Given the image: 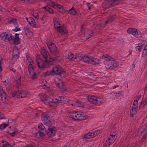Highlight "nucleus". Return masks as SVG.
<instances>
[{
  "label": "nucleus",
  "mask_w": 147,
  "mask_h": 147,
  "mask_svg": "<svg viewBox=\"0 0 147 147\" xmlns=\"http://www.w3.org/2000/svg\"><path fill=\"white\" fill-rule=\"evenodd\" d=\"M138 45V46L136 47V50L140 52L142 49L143 45L142 43H139Z\"/></svg>",
  "instance_id": "33"
},
{
  "label": "nucleus",
  "mask_w": 147,
  "mask_h": 147,
  "mask_svg": "<svg viewBox=\"0 0 147 147\" xmlns=\"http://www.w3.org/2000/svg\"><path fill=\"white\" fill-rule=\"evenodd\" d=\"M52 70L51 71H48L45 72V76H52L54 75V74Z\"/></svg>",
  "instance_id": "38"
},
{
  "label": "nucleus",
  "mask_w": 147,
  "mask_h": 147,
  "mask_svg": "<svg viewBox=\"0 0 147 147\" xmlns=\"http://www.w3.org/2000/svg\"><path fill=\"white\" fill-rule=\"evenodd\" d=\"M39 96H40V98L42 101H43L44 103L45 102V100L47 98V97L48 96L46 95L42 94L41 95L39 94Z\"/></svg>",
  "instance_id": "32"
},
{
  "label": "nucleus",
  "mask_w": 147,
  "mask_h": 147,
  "mask_svg": "<svg viewBox=\"0 0 147 147\" xmlns=\"http://www.w3.org/2000/svg\"><path fill=\"white\" fill-rule=\"evenodd\" d=\"M2 40L5 41H9L13 39V36L9 32H3L0 35Z\"/></svg>",
  "instance_id": "10"
},
{
  "label": "nucleus",
  "mask_w": 147,
  "mask_h": 147,
  "mask_svg": "<svg viewBox=\"0 0 147 147\" xmlns=\"http://www.w3.org/2000/svg\"><path fill=\"white\" fill-rule=\"evenodd\" d=\"M41 53L44 58L45 59H49L51 57L49 53L44 48H41Z\"/></svg>",
  "instance_id": "15"
},
{
  "label": "nucleus",
  "mask_w": 147,
  "mask_h": 147,
  "mask_svg": "<svg viewBox=\"0 0 147 147\" xmlns=\"http://www.w3.org/2000/svg\"><path fill=\"white\" fill-rule=\"evenodd\" d=\"M74 112L67 113H66V115L67 117H69L74 119Z\"/></svg>",
  "instance_id": "43"
},
{
  "label": "nucleus",
  "mask_w": 147,
  "mask_h": 147,
  "mask_svg": "<svg viewBox=\"0 0 147 147\" xmlns=\"http://www.w3.org/2000/svg\"><path fill=\"white\" fill-rule=\"evenodd\" d=\"M107 65V66L108 69H113L118 66L119 63L117 61L112 59L108 62V63Z\"/></svg>",
  "instance_id": "12"
},
{
  "label": "nucleus",
  "mask_w": 147,
  "mask_h": 147,
  "mask_svg": "<svg viewBox=\"0 0 147 147\" xmlns=\"http://www.w3.org/2000/svg\"><path fill=\"white\" fill-rule=\"evenodd\" d=\"M101 58L105 60L108 61H109L113 59L111 57L107 55H103Z\"/></svg>",
  "instance_id": "24"
},
{
  "label": "nucleus",
  "mask_w": 147,
  "mask_h": 147,
  "mask_svg": "<svg viewBox=\"0 0 147 147\" xmlns=\"http://www.w3.org/2000/svg\"><path fill=\"white\" fill-rule=\"evenodd\" d=\"M29 74L31 78L33 80H34L37 78V74L35 72V70L33 71H30L29 72Z\"/></svg>",
  "instance_id": "19"
},
{
  "label": "nucleus",
  "mask_w": 147,
  "mask_h": 147,
  "mask_svg": "<svg viewBox=\"0 0 147 147\" xmlns=\"http://www.w3.org/2000/svg\"><path fill=\"white\" fill-rule=\"evenodd\" d=\"M48 2L49 3V4L52 7H53V5H55V2L51 0H48Z\"/></svg>",
  "instance_id": "53"
},
{
  "label": "nucleus",
  "mask_w": 147,
  "mask_h": 147,
  "mask_svg": "<svg viewBox=\"0 0 147 147\" xmlns=\"http://www.w3.org/2000/svg\"><path fill=\"white\" fill-rule=\"evenodd\" d=\"M112 144V142L109 140L106 141L103 146V147H109L110 145Z\"/></svg>",
  "instance_id": "39"
},
{
  "label": "nucleus",
  "mask_w": 147,
  "mask_h": 147,
  "mask_svg": "<svg viewBox=\"0 0 147 147\" xmlns=\"http://www.w3.org/2000/svg\"><path fill=\"white\" fill-rule=\"evenodd\" d=\"M128 33L131 34L138 38H140L142 37V34L140 31L137 30L134 28H130L127 30Z\"/></svg>",
  "instance_id": "9"
},
{
  "label": "nucleus",
  "mask_w": 147,
  "mask_h": 147,
  "mask_svg": "<svg viewBox=\"0 0 147 147\" xmlns=\"http://www.w3.org/2000/svg\"><path fill=\"white\" fill-rule=\"evenodd\" d=\"M94 138L92 133L89 132L87 134L84 135L83 137V139L86 138L89 139L90 138Z\"/></svg>",
  "instance_id": "23"
},
{
  "label": "nucleus",
  "mask_w": 147,
  "mask_h": 147,
  "mask_svg": "<svg viewBox=\"0 0 147 147\" xmlns=\"http://www.w3.org/2000/svg\"><path fill=\"white\" fill-rule=\"evenodd\" d=\"M34 66H33L32 64L30 63V64L28 66V70L29 72L30 71H33L34 70Z\"/></svg>",
  "instance_id": "42"
},
{
  "label": "nucleus",
  "mask_w": 147,
  "mask_h": 147,
  "mask_svg": "<svg viewBox=\"0 0 147 147\" xmlns=\"http://www.w3.org/2000/svg\"><path fill=\"white\" fill-rule=\"evenodd\" d=\"M124 0H105L102 3L103 8L106 9L118 5L119 2Z\"/></svg>",
  "instance_id": "3"
},
{
  "label": "nucleus",
  "mask_w": 147,
  "mask_h": 147,
  "mask_svg": "<svg viewBox=\"0 0 147 147\" xmlns=\"http://www.w3.org/2000/svg\"><path fill=\"white\" fill-rule=\"evenodd\" d=\"M47 45L49 49L51 54L53 56L59 54V52L55 44L52 42H49L47 43Z\"/></svg>",
  "instance_id": "7"
},
{
  "label": "nucleus",
  "mask_w": 147,
  "mask_h": 147,
  "mask_svg": "<svg viewBox=\"0 0 147 147\" xmlns=\"http://www.w3.org/2000/svg\"><path fill=\"white\" fill-rule=\"evenodd\" d=\"M50 13H53V9L52 8H51V7H50V9H49V11Z\"/></svg>",
  "instance_id": "63"
},
{
  "label": "nucleus",
  "mask_w": 147,
  "mask_h": 147,
  "mask_svg": "<svg viewBox=\"0 0 147 147\" xmlns=\"http://www.w3.org/2000/svg\"><path fill=\"white\" fill-rule=\"evenodd\" d=\"M115 94L116 97L117 98H119L121 96H122L123 95V91H121L119 92L116 93L115 92L114 93H111V94Z\"/></svg>",
  "instance_id": "26"
},
{
  "label": "nucleus",
  "mask_w": 147,
  "mask_h": 147,
  "mask_svg": "<svg viewBox=\"0 0 147 147\" xmlns=\"http://www.w3.org/2000/svg\"><path fill=\"white\" fill-rule=\"evenodd\" d=\"M115 140V136H110L108 138V140H111L112 142V143L113 142L114 140Z\"/></svg>",
  "instance_id": "48"
},
{
  "label": "nucleus",
  "mask_w": 147,
  "mask_h": 147,
  "mask_svg": "<svg viewBox=\"0 0 147 147\" xmlns=\"http://www.w3.org/2000/svg\"><path fill=\"white\" fill-rule=\"evenodd\" d=\"M57 29L58 31L61 34H63L64 33V30H63L62 28H61V26H59L57 27Z\"/></svg>",
  "instance_id": "45"
},
{
  "label": "nucleus",
  "mask_w": 147,
  "mask_h": 147,
  "mask_svg": "<svg viewBox=\"0 0 147 147\" xmlns=\"http://www.w3.org/2000/svg\"><path fill=\"white\" fill-rule=\"evenodd\" d=\"M41 119L44 124L48 127H51L52 125V119L51 115L46 113H42L41 115Z\"/></svg>",
  "instance_id": "4"
},
{
  "label": "nucleus",
  "mask_w": 147,
  "mask_h": 147,
  "mask_svg": "<svg viewBox=\"0 0 147 147\" xmlns=\"http://www.w3.org/2000/svg\"><path fill=\"white\" fill-rule=\"evenodd\" d=\"M17 20L16 19H11L10 20V22H11L12 23H13V24L17 22Z\"/></svg>",
  "instance_id": "60"
},
{
  "label": "nucleus",
  "mask_w": 147,
  "mask_h": 147,
  "mask_svg": "<svg viewBox=\"0 0 147 147\" xmlns=\"http://www.w3.org/2000/svg\"><path fill=\"white\" fill-rule=\"evenodd\" d=\"M59 54L53 56L52 55V57H51L49 59H45L44 62L43 60L40 57H37L36 62L37 64V65L39 68H43L45 66V63L47 64H49L50 62H52L54 61H59L61 59L59 56Z\"/></svg>",
  "instance_id": "2"
},
{
  "label": "nucleus",
  "mask_w": 147,
  "mask_h": 147,
  "mask_svg": "<svg viewBox=\"0 0 147 147\" xmlns=\"http://www.w3.org/2000/svg\"><path fill=\"white\" fill-rule=\"evenodd\" d=\"M87 99L89 102L96 106L100 105L103 101L101 98L96 97L94 95H88Z\"/></svg>",
  "instance_id": "5"
},
{
  "label": "nucleus",
  "mask_w": 147,
  "mask_h": 147,
  "mask_svg": "<svg viewBox=\"0 0 147 147\" xmlns=\"http://www.w3.org/2000/svg\"><path fill=\"white\" fill-rule=\"evenodd\" d=\"M16 82L17 85H20L21 83V76L20 74H18L16 76Z\"/></svg>",
  "instance_id": "25"
},
{
  "label": "nucleus",
  "mask_w": 147,
  "mask_h": 147,
  "mask_svg": "<svg viewBox=\"0 0 147 147\" xmlns=\"http://www.w3.org/2000/svg\"><path fill=\"white\" fill-rule=\"evenodd\" d=\"M0 96L1 98V100L4 103L8 101V99L7 98L6 93L3 91V88L0 86Z\"/></svg>",
  "instance_id": "13"
},
{
  "label": "nucleus",
  "mask_w": 147,
  "mask_h": 147,
  "mask_svg": "<svg viewBox=\"0 0 147 147\" xmlns=\"http://www.w3.org/2000/svg\"><path fill=\"white\" fill-rule=\"evenodd\" d=\"M68 13L72 15H75L77 13V11L75 10L74 8L73 7L69 10Z\"/></svg>",
  "instance_id": "28"
},
{
  "label": "nucleus",
  "mask_w": 147,
  "mask_h": 147,
  "mask_svg": "<svg viewBox=\"0 0 147 147\" xmlns=\"http://www.w3.org/2000/svg\"><path fill=\"white\" fill-rule=\"evenodd\" d=\"M38 133L39 138H41L42 137H44L45 136V135L43 132H42L41 131L39 130Z\"/></svg>",
  "instance_id": "46"
},
{
  "label": "nucleus",
  "mask_w": 147,
  "mask_h": 147,
  "mask_svg": "<svg viewBox=\"0 0 147 147\" xmlns=\"http://www.w3.org/2000/svg\"><path fill=\"white\" fill-rule=\"evenodd\" d=\"M147 55V49L146 47L143 49V52L142 53V57H145Z\"/></svg>",
  "instance_id": "41"
},
{
  "label": "nucleus",
  "mask_w": 147,
  "mask_h": 147,
  "mask_svg": "<svg viewBox=\"0 0 147 147\" xmlns=\"http://www.w3.org/2000/svg\"><path fill=\"white\" fill-rule=\"evenodd\" d=\"M142 139L143 140H145L147 139V133L146 132H145L144 135L142 137Z\"/></svg>",
  "instance_id": "57"
},
{
  "label": "nucleus",
  "mask_w": 147,
  "mask_h": 147,
  "mask_svg": "<svg viewBox=\"0 0 147 147\" xmlns=\"http://www.w3.org/2000/svg\"><path fill=\"white\" fill-rule=\"evenodd\" d=\"M11 40L13 41V42L14 45H18L20 43V39L19 37V34H15V37L13 36V39Z\"/></svg>",
  "instance_id": "16"
},
{
  "label": "nucleus",
  "mask_w": 147,
  "mask_h": 147,
  "mask_svg": "<svg viewBox=\"0 0 147 147\" xmlns=\"http://www.w3.org/2000/svg\"><path fill=\"white\" fill-rule=\"evenodd\" d=\"M65 59H69V60H74L75 61H79L80 60L83 61L86 63L95 65L100 63V60L90 56H84L82 57L75 56L69 50H66L65 51Z\"/></svg>",
  "instance_id": "1"
},
{
  "label": "nucleus",
  "mask_w": 147,
  "mask_h": 147,
  "mask_svg": "<svg viewBox=\"0 0 147 147\" xmlns=\"http://www.w3.org/2000/svg\"><path fill=\"white\" fill-rule=\"evenodd\" d=\"M4 83L6 87L8 88L9 85V82L8 81V80L4 81Z\"/></svg>",
  "instance_id": "56"
},
{
  "label": "nucleus",
  "mask_w": 147,
  "mask_h": 147,
  "mask_svg": "<svg viewBox=\"0 0 147 147\" xmlns=\"http://www.w3.org/2000/svg\"><path fill=\"white\" fill-rule=\"evenodd\" d=\"M64 99V97L61 96H60L59 98L58 99V102L59 103H62L61 101L63 100V99Z\"/></svg>",
  "instance_id": "54"
},
{
  "label": "nucleus",
  "mask_w": 147,
  "mask_h": 147,
  "mask_svg": "<svg viewBox=\"0 0 147 147\" xmlns=\"http://www.w3.org/2000/svg\"><path fill=\"white\" fill-rule=\"evenodd\" d=\"M55 83L56 84L60 89L62 91H63L64 90V85L63 82L60 79H59L58 82H55Z\"/></svg>",
  "instance_id": "17"
},
{
  "label": "nucleus",
  "mask_w": 147,
  "mask_h": 147,
  "mask_svg": "<svg viewBox=\"0 0 147 147\" xmlns=\"http://www.w3.org/2000/svg\"><path fill=\"white\" fill-rule=\"evenodd\" d=\"M18 131L16 130H15L14 131L10 133V134L11 135L13 136L14 137L15 136V135L17 134Z\"/></svg>",
  "instance_id": "55"
},
{
  "label": "nucleus",
  "mask_w": 147,
  "mask_h": 147,
  "mask_svg": "<svg viewBox=\"0 0 147 147\" xmlns=\"http://www.w3.org/2000/svg\"><path fill=\"white\" fill-rule=\"evenodd\" d=\"M137 112L136 109H132L130 110V117H133L134 115Z\"/></svg>",
  "instance_id": "37"
},
{
  "label": "nucleus",
  "mask_w": 147,
  "mask_h": 147,
  "mask_svg": "<svg viewBox=\"0 0 147 147\" xmlns=\"http://www.w3.org/2000/svg\"><path fill=\"white\" fill-rule=\"evenodd\" d=\"M71 104L72 106L76 105L78 107H82L84 105L83 102L77 100H76L75 101H73Z\"/></svg>",
  "instance_id": "18"
},
{
  "label": "nucleus",
  "mask_w": 147,
  "mask_h": 147,
  "mask_svg": "<svg viewBox=\"0 0 147 147\" xmlns=\"http://www.w3.org/2000/svg\"><path fill=\"white\" fill-rule=\"evenodd\" d=\"M12 30L15 32H17L18 31H20V28H19L18 26V27H16V28L15 29H12Z\"/></svg>",
  "instance_id": "58"
},
{
  "label": "nucleus",
  "mask_w": 147,
  "mask_h": 147,
  "mask_svg": "<svg viewBox=\"0 0 147 147\" xmlns=\"http://www.w3.org/2000/svg\"><path fill=\"white\" fill-rule=\"evenodd\" d=\"M53 7L57 10L59 9V11L61 12H62V9H63V7L59 5H57V4H55V5H53Z\"/></svg>",
  "instance_id": "27"
},
{
  "label": "nucleus",
  "mask_w": 147,
  "mask_h": 147,
  "mask_svg": "<svg viewBox=\"0 0 147 147\" xmlns=\"http://www.w3.org/2000/svg\"><path fill=\"white\" fill-rule=\"evenodd\" d=\"M52 103H56L57 102H58V99L57 98H55L53 99H52Z\"/></svg>",
  "instance_id": "61"
},
{
  "label": "nucleus",
  "mask_w": 147,
  "mask_h": 147,
  "mask_svg": "<svg viewBox=\"0 0 147 147\" xmlns=\"http://www.w3.org/2000/svg\"><path fill=\"white\" fill-rule=\"evenodd\" d=\"M70 101V99L68 97H65V104L68 103Z\"/></svg>",
  "instance_id": "51"
},
{
  "label": "nucleus",
  "mask_w": 147,
  "mask_h": 147,
  "mask_svg": "<svg viewBox=\"0 0 147 147\" xmlns=\"http://www.w3.org/2000/svg\"><path fill=\"white\" fill-rule=\"evenodd\" d=\"M74 119L76 120H82L86 119L88 118L87 115L82 112H74Z\"/></svg>",
  "instance_id": "6"
},
{
  "label": "nucleus",
  "mask_w": 147,
  "mask_h": 147,
  "mask_svg": "<svg viewBox=\"0 0 147 147\" xmlns=\"http://www.w3.org/2000/svg\"><path fill=\"white\" fill-rule=\"evenodd\" d=\"M116 18V16L115 15H112L110 16L107 18V21L105 22L106 24L112 22Z\"/></svg>",
  "instance_id": "21"
},
{
  "label": "nucleus",
  "mask_w": 147,
  "mask_h": 147,
  "mask_svg": "<svg viewBox=\"0 0 147 147\" xmlns=\"http://www.w3.org/2000/svg\"><path fill=\"white\" fill-rule=\"evenodd\" d=\"M138 100H135L133 103V109H136L138 108Z\"/></svg>",
  "instance_id": "36"
},
{
  "label": "nucleus",
  "mask_w": 147,
  "mask_h": 147,
  "mask_svg": "<svg viewBox=\"0 0 147 147\" xmlns=\"http://www.w3.org/2000/svg\"><path fill=\"white\" fill-rule=\"evenodd\" d=\"M5 143H6V147H12L11 145L8 142L5 141Z\"/></svg>",
  "instance_id": "64"
},
{
  "label": "nucleus",
  "mask_w": 147,
  "mask_h": 147,
  "mask_svg": "<svg viewBox=\"0 0 147 147\" xmlns=\"http://www.w3.org/2000/svg\"><path fill=\"white\" fill-rule=\"evenodd\" d=\"M42 86L43 88L44 89H49L50 88L49 87L48 85L43 84V85H42Z\"/></svg>",
  "instance_id": "52"
},
{
  "label": "nucleus",
  "mask_w": 147,
  "mask_h": 147,
  "mask_svg": "<svg viewBox=\"0 0 147 147\" xmlns=\"http://www.w3.org/2000/svg\"><path fill=\"white\" fill-rule=\"evenodd\" d=\"M8 124H2L0 125V130H2L8 125Z\"/></svg>",
  "instance_id": "47"
},
{
  "label": "nucleus",
  "mask_w": 147,
  "mask_h": 147,
  "mask_svg": "<svg viewBox=\"0 0 147 147\" xmlns=\"http://www.w3.org/2000/svg\"><path fill=\"white\" fill-rule=\"evenodd\" d=\"M65 38L68 36V34H67V31L66 30V28L65 27Z\"/></svg>",
  "instance_id": "62"
},
{
  "label": "nucleus",
  "mask_w": 147,
  "mask_h": 147,
  "mask_svg": "<svg viewBox=\"0 0 147 147\" xmlns=\"http://www.w3.org/2000/svg\"><path fill=\"white\" fill-rule=\"evenodd\" d=\"M48 127L47 129L46 130V134L50 138H52L55 136L57 131V129L54 127Z\"/></svg>",
  "instance_id": "11"
},
{
  "label": "nucleus",
  "mask_w": 147,
  "mask_h": 147,
  "mask_svg": "<svg viewBox=\"0 0 147 147\" xmlns=\"http://www.w3.org/2000/svg\"><path fill=\"white\" fill-rule=\"evenodd\" d=\"M60 23L58 21L56 22L55 23V24H54L55 26V29L57 28V26L58 25H60Z\"/></svg>",
  "instance_id": "59"
},
{
  "label": "nucleus",
  "mask_w": 147,
  "mask_h": 147,
  "mask_svg": "<svg viewBox=\"0 0 147 147\" xmlns=\"http://www.w3.org/2000/svg\"><path fill=\"white\" fill-rule=\"evenodd\" d=\"M26 57L29 63H33L32 58L28 54V53L26 55Z\"/></svg>",
  "instance_id": "35"
},
{
  "label": "nucleus",
  "mask_w": 147,
  "mask_h": 147,
  "mask_svg": "<svg viewBox=\"0 0 147 147\" xmlns=\"http://www.w3.org/2000/svg\"><path fill=\"white\" fill-rule=\"evenodd\" d=\"M52 98H49L48 96L47 97L46 99L45 100L44 103L47 105H49L51 103H52Z\"/></svg>",
  "instance_id": "34"
},
{
  "label": "nucleus",
  "mask_w": 147,
  "mask_h": 147,
  "mask_svg": "<svg viewBox=\"0 0 147 147\" xmlns=\"http://www.w3.org/2000/svg\"><path fill=\"white\" fill-rule=\"evenodd\" d=\"M19 52L18 49L13 50V58L15 59L16 60L19 57Z\"/></svg>",
  "instance_id": "20"
},
{
  "label": "nucleus",
  "mask_w": 147,
  "mask_h": 147,
  "mask_svg": "<svg viewBox=\"0 0 147 147\" xmlns=\"http://www.w3.org/2000/svg\"><path fill=\"white\" fill-rule=\"evenodd\" d=\"M31 14L35 18L38 19L39 16L37 12L33 11L31 12Z\"/></svg>",
  "instance_id": "44"
},
{
  "label": "nucleus",
  "mask_w": 147,
  "mask_h": 147,
  "mask_svg": "<svg viewBox=\"0 0 147 147\" xmlns=\"http://www.w3.org/2000/svg\"><path fill=\"white\" fill-rule=\"evenodd\" d=\"M38 127L39 129L42 131H45L47 130V129L45 127L42 123H39L38 125Z\"/></svg>",
  "instance_id": "30"
},
{
  "label": "nucleus",
  "mask_w": 147,
  "mask_h": 147,
  "mask_svg": "<svg viewBox=\"0 0 147 147\" xmlns=\"http://www.w3.org/2000/svg\"><path fill=\"white\" fill-rule=\"evenodd\" d=\"M147 104V99L146 98L144 99L143 101H142L141 102L140 105V107H143L144 106Z\"/></svg>",
  "instance_id": "40"
},
{
  "label": "nucleus",
  "mask_w": 147,
  "mask_h": 147,
  "mask_svg": "<svg viewBox=\"0 0 147 147\" xmlns=\"http://www.w3.org/2000/svg\"><path fill=\"white\" fill-rule=\"evenodd\" d=\"M24 28L26 34V35L28 34H32V32L30 31V29L26 26H24Z\"/></svg>",
  "instance_id": "31"
},
{
  "label": "nucleus",
  "mask_w": 147,
  "mask_h": 147,
  "mask_svg": "<svg viewBox=\"0 0 147 147\" xmlns=\"http://www.w3.org/2000/svg\"><path fill=\"white\" fill-rule=\"evenodd\" d=\"M116 134V131H115V127L114 126H113L112 129H111L110 132V136H115Z\"/></svg>",
  "instance_id": "29"
},
{
  "label": "nucleus",
  "mask_w": 147,
  "mask_h": 147,
  "mask_svg": "<svg viewBox=\"0 0 147 147\" xmlns=\"http://www.w3.org/2000/svg\"><path fill=\"white\" fill-rule=\"evenodd\" d=\"M88 33L90 36H93L94 35V32L91 30H89L87 32Z\"/></svg>",
  "instance_id": "50"
},
{
  "label": "nucleus",
  "mask_w": 147,
  "mask_h": 147,
  "mask_svg": "<svg viewBox=\"0 0 147 147\" xmlns=\"http://www.w3.org/2000/svg\"><path fill=\"white\" fill-rule=\"evenodd\" d=\"M100 130H96L95 131L92 132L94 137H95L97 135H98L100 133Z\"/></svg>",
  "instance_id": "49"
},
{
  "label": "nucleus",
  "mask_w": 147,
  "mask_h": 147,
  "mask_svg": "<svg viewBox=\"0 0 147 147\" xmlns=\"http://www.w3.org/2000/svg\"><path fill=\"white\" fill-rule=\"evenodd\" d=\"M52 70L53 72L54 75H59L61 74L63 72L62 70V68L59 66H56L52 68Z\"/></svg>",
  "instance_id": "14"
},
{
  "label": "nucleus",
  "mask_w": 147,
  "mask_h": 147,
  "mask_svg": "<svg viewBox=\"0 0 147 147\" xmlns=\"http://www.w3.org/2000/svg\"><path fill=\"white\" fill-rule=\"evenodd\" d=\"M29 24L34 27L36 28V24L35 23L34 20L32 18H29V21L28 22Z\"/></svg>",
  "instance_id": "22"
},
{
  "label": "nucleus",
  "mask_w": 147,
  "mask_h": 147,
  "mask_svg": "<svg viewBox=\"0 0 147 147\" xmlns=\"http://www.w3.org/2000/svg\"><path fill=\"white\" fill-rule=\"evenodd\" d=\"M27 92L25 91L18 90L12 92L11 94V97H16L17 98H24L26 97Z\"/></svg>",
  "instance_id": "8"
}]
</instances>
